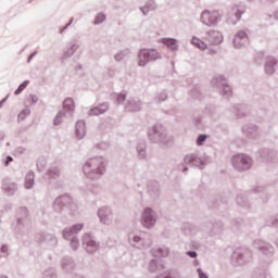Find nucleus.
<instances>
[{"mask_svg": "<svg viewBox=\"0 0 278 278\" xmlns=\"http://www.w3.org/2000/svg\"><path fill=\"white\" fill-rule=\"evenodd\" d=\"M105 157L94 156L86 161L83 165V173L87 179H99L105 175Z\"/></svg>", "mask_w": 278, "mask_h": 278, "instance_id": "obj_1", "label": "nucleus"}, {"mask_svg": "<svg viewBox=\"0 0 278 278\" xmlns=\"http://www.w3.org/2000/svg\"><path fill=\"white\" fill-rule=\"evenodd\" d=\"M52 207L58 214H71L75 216L77 204L73 202L71 194L64 193L54 199Z\"/></svg>", "mask_w": 278, "mask_h": 278, "instance_id": "obj_2", "label": "nucleus"}, {"mask_svg": "<svg viewBox=\"0 0 278 278\" xmlns=\"http://www.w3.org/2000/svg\"><path fill=\"white\" fill-rule=\"evenodd\" d=\"M230 262L232 266H249L253 262V251L247 247L237 248L233 250Z\"/></svg>", "mask_w": 278, "mask_h": 278, "instance_id": "obj_3", "label": "nucleus"}, {"mask_svg": "<svg viewBox=\"0 0 278 278\" xmlns=\"http://www.w3.org/2000/svg\"><path fill=\"white\" fill-rule=\"evenodd\" d=\"M148 138L153 144H168L170 142V137L162 124H154L148 128Z\"/></svg>", "mask_w": 278, "mask_h": 278, "instance_id": "obj_4", "label": "nucleus"}, {"mask_svg": "<svg viewBox=\"0 0 278 278\" xmlns=\"http://www.w3.org/2000/svg\"><path fill=\"white\" fill-rule=\"evenodd\" d=\"M84 229V224H74L62 230V237L64 240H70V247L72 251H77L79 249V238L77 233Z\"/></svg>", "mask_w": 278, "mask_h": 278, "instance_id": "obj_5", "label": "nucleus"}, {"mask_svg": "<svg viewBox=\"0 0 278 278\" xmlns=\"http://www.w3.org/2000/svg\"><path fill=\"white\" fill-rule=\"evenodd\" d=\"M138 66L144 68L147 64L151 62H156V60H162V54L155 48H141L138 51Z\"/></svg>", "mask_w": 278, "mask_h": 278, "instance_id": "obj_6", "label": "nucleus"}, {"mask_svg": "<svg viewBox=\"0 0 278 278\" xmlns=\"http://www.w3.org/2000/svg\"><path fill=\"white\" fill-rule=\"evenodd\" d=\"M211 85L213 88H218V92L224 99H229L233 94V89H231V86L227 83V78L223 75L215 76L211 80Z\"/></svg>", "mask_w": 278, "mask_h": 278, "instance_id": "obj_7", "label": "nucleus"}, {"mask_svg": "<svg viewBox=\"0 0 278 278\" xmlns=\"http://www.w3.org/2000/svg\"><path fill=\"white\" fill-rule=\"evenodd\" d=\"M83 249L89 255H94L99 249H101V243L97 241V237L90 232H86L81 238Z\"/></svg>", "mask_w": 278, "mask_h": 278, "instance_id": "obj_8", "label": "nucleus"}, {"mask_svg": "<svg viewBox=\"0 0 278 278\" xmlns=\"http://www.w3.org/2000/svg\"><path fill=\"white\" fill-rule=\"evenodd\" d=\"M231 164L235 170L242 173L253 166V160L247 154H236L231 159Z\"/></svg>", "mask_w": 278, "mask_h": 278, "instance_id": "obj_9", "label": "nucleus"}, {"mask_svg": "<svg viewBox=\"0 0 278 278\" xmlns=\"http://www.w3.org/2000/svg\"><path fill=\"white\" fill-rule=\"evenodd\" d=\"M220 21H223V14L216 10H204L201 13V22L203 25H206V27H216Z\"/></svg>", "mask_w": 278, "mask_h": 278, "instance_id": "obj_10", "label": "nucleus"}, {"mask_svg": "<svg viewBox=\"0 0 278 278\" xmlns=\"http://www.w3.org/2000/svg\"><path fill=\"white\" fill-rule=\"evenodd\" d=\"M255 157L258 162H267V164L277 163V151L268 148L260 149L255 153Z\"/></svg>", "mask_w": 278, "mask_h": 278, "instance_id": "obj_11", "label": "nucleus"}, {"mask_svg": "<svg viewBox=\"0 0 278 278\" xmlns=\"http://www.w3.org/2000/svg\"><path fill=\"white\" fill-rule=\"evenodd\" d=\"M155 223H157V215L155 214V211L151 207H146L141 215V224L143 227L151 229V227L155 226Z\"/></svg>", "mask_w": 278, "mask_h": 278, "instance_id": "obj_12", "label": "nucleus"}, {"mask_svg": "<svg viewBox=\"0 0 278 278\" xmlns=\"http://www.w3.org/2000/svg\"><path fill=\"white\" fill-rule=\"evenodd\" d=\"M253 247L263 253V255H266V257H273V255H275V248L262 239L254 240Z\"/></svg>", "mask_w": 278, "mask_h": 278, "instance_id": "obj_13", "label": "nucleus"}, {"mask_svg": "<svg viewBox=\"0 0 278 278\" xmlns=\"http://www.w3.org/2000/svg\"><path fill=\"white\" fill-rule=\"evenodd\" d=\"M128 242L135 249H149V247H151V241H144L142 236L134 232L128 235Z\"/></svg>", "mask_w": 278, "mask_h": 278, "instance_id": "obj_14", "label": "nucleus"}, {"mask_svg": "<svg viewBox=\"0 0 278 278\" xmlns=\"http://www.w3.org/2000/svg\"><path fill=\"white\" fill-rule=\"evenodd\" d=\"M16 231L21 229V227H25L29 220V210L26 206H22L17 208L16 215Z\"/></svg>", "mask_w": 278, "mask_h": 278, "instance_id": "obj_15", "label": "nucleus"}, {"mask_svg": "<svg viewBox=\"0 0 278 278\" xmlns=\"http://www.w3.org/2000/svg\"><path fill=\"white\" fill-rule=\"evenodd\" d=\"M98 218L102 225H112L114 216L112 215V208L104 206L98 210Z\"/></svg>", "mask_w": 278, "mask_h": 278, "instance_id": "obj_16", "label": "nucleus"}, {"mask_svg": "<svg viewBox=\"0 0 278 278\" xmlns=\"http://www.w3.org/2000/svg\"><path fill=\"white\" fill-rule=\"evenodd\" d=\"M232 45L236 49H242V47H247L249 45V34L244 30H239L236 33Z\"/></svg>", "mask_w": 278, "mask_h": 278, "instance_id": "obj_17", "label": "nucleus"}, {"mask_svg": "<svg viewBox=\"0 0 278 278\" xmlns=\"http://www.w3.org/2000/svg\"><path fill=\"white\" fill-rule=\"evenodd\" d=\"M184 162L188 164V166H197L200 170L205 168V162L199 157L198 154H187L184 156Z\"/></svg>", "mask_w": 278, "mask_h": 278, "instance_id": "obj_18", "label": "nucleus"}, {"mask_svg": "<svg viewBox=\"0 0 278 278\" xmlns=\"http://www.w3.org/2000/svg\"><path fill=\"white\" fill-rule=\"evenodd\" d=\"M277 65H278V59L273 55H268L265 60V65H264L265 74L275 75L277 71Z\"/></svg>", "mask_w": 278, "mask_h": 278, "instance_id": "obj_19", "label": "nucleus"}, {"mask_svg": "<svg viewBox=\"0 0 278 278\" xmlns=\"http://www.w3.org/2000/svg\"><path fill=\"white\" fill-rule=\"evenodd\" d=\"M242 131L244 136H247V138H249L250 140H257V138L260 137V132H257V125L245 124L242 127Z\"/></svg>", "mask_w": 278, "mask_h": 278, "instance_id": "obj_20", "label": "nucleus"}, {"mask_svg": "<svg viewBox=\"0 0 278 278\" xmlns=\"http://www.w3.org/2000/svg\"><path fill=\"white\" fill-rule=\"evenodd\" d=\"M206 40L210 45L216 46L223 42V34L218 30L206 31Z\"/></svg>", "mask_w": 278, "mask_h": 278, "instance_id": "obj_21", "label": "nucleus"}, {"mask_svg": "<svg viewBox=\"0 0 278 278\" xmlns=\"http://www.w3.org/2000/svg\"><path fill=\"white\" fill-rule=\"evenodd\" d=\"M147 188L151 199H160V182L157 180H149Z\"/></svg>", "mask_w": 278, "mask_h": 278, "instance_id": "obj_22", "label": "nucleus"}, {"mask_svg": "<svg viewBox=\"0 0 278 278\" xmlns=\"http://www.w3.org/2000/svg\"><path fill=\"white\" fill-rule=\"evenodd\" d=\"M2 190L9 197H13V194L16 193V190H18V186L16 185V182L12 181L10 178H5L2 182Z\"/></svg>", "mask_w": 278, "mask_h": 278, "instance_id": "obj_23", "label": "nucleus"}, {"mask_svg": "<svg viewBox=\"0 0 278 278\" xmlns=\"http://www.w3.org/2000/svg\"><path fill=\"white\" fill-rule=\"evenodd\" d=\"M125 110L126 112H140L142 110V101L138 98L128 99Z\"/></svg>", "mask_w": 278, "mask_h": 278, "instance_id": "obj_24", "label": "nucleus"}, {"mask_svg": "<svg viewBox=\"0 0 278 278\" xmlns=\"http://www.w3.org/2000/svg\"><path fill=\"white\" fill-rule=\"evenodd\" d=\"M231 12L236 17V21L232 22V25H238L239 21L242 18V14L247 12V5L244 4H233L231 7Z\"/></svg>", "mask_w": 278, "mask_h": 278, "instance_id": "obj_25", "label": "nucleus"}, {"mask_svg": "<svg viewBox=\"0 0 278 278\" xmlns=\"http://www.w3.org/2000/svg\"><path fill=\"white\" fill-rule=\"evenodd\" d=\"M181 231L185 236H197V233H199V231H201V228L191 223H185L181 226Z\"/></svg>", "mask_w": 278, "mask_h": 278, "instance_id": "obj_26", "label": "nucleus"}, {"mask_svg": "<svg viewBox=\"0 0 278 278\" xmlns=\"http://www.w3.org/2000/svg\"><path fill=\"white\" fill-rule=\"evenodd\" d=\"M110 110V103L103 102L102 104L98 106H93L89 110L88 115L89 116H99L101 114H105Z\"/></svg>", "mask_w": 278, "mask_h": 278, "instance_id": "obj_27", "label": "nucleus"}, {"mask_svg": "<svg viewBox=\"0 0 278 278\" xmlns=\"http://www.w3.org/2000/svg\"><path fill=\"white\" fill-rule=\"evenodd\" d=\"M156 9H157V3H155V0H148L143 7L139 8L143 16H148L150 12H153Z\"/></svg>", "mask_w": 278, "mask_h": 278, "instance_id": "obj_28", "label": "nucleus"}, {"mask_svg": "<svg viewBox=\"0 0 278 278\" xmlns=\"http://www.w3.org/2000/svg\"><path fill=\"white\" fill-rule=\"evenodd\" d=\"M232 110L237 118H244L249 112V106L247 104H236Z\"/></svg>", "mask_w": 278, "mask_h": 278, "instance_id": "obj_29", "label": "nucleus"}, {"mask_svg": "<svg viewBox=\"0 0 278 278\" xmlns=\"http://www.w3.org/2000/svg\"><path fill=\"white\" fill-rule=\"evenodd\" d=\"M35 184H36V174L34 173V170H29L25 176L24 188H26V190H31Z\"/></svg>", "mask_w": 278, "mask_h": 278, "instance_id": "obj_30", "label": "nucleus"}, {"mask_svg": "<svg viewBox=\"0 0 278 278\" xmlns=\"http://www.w3.org/2000/svg\"><path fill=\"white\" fill-rule=\"evenodd\" d=\"M75 134L79 140H81L83 138H86V122L85 121L76 122Z\"/></svg>", "mask_w": 278, "mask_h": 278, "instance_id": "obj_31", "label": "nucleus"}, {"mask_svg": "<svg viewBox=\"0 0 278 278\" xmlns=\"http://www.w3.org/2000/svg\"><path fill=\"white\" fill-rule=\"evenodd\" d=\"M63 270L71 273L75 268V261L71 256H64L61 262Z\"/></svg>", "mask_w": 278, "mask_h": 278, "instance_id": "obj_32", "label": "nucleus"}, {"mask_svg": "<svg viewBox=\"0 0 278 278\" xmlns=\"http://www.w3.org/2000/svg\"><path fill=\"white\" fill-rule=\"evenodd\" d=\"M236 201L239 207H244V210H249V207H251V203L245 194H238Z\"/></svg>", "mask_w": 278, "mask_h": 278, "instance_id": "obj_33", "label": "nucleus"}, {"mask_svg": "<svg viewBox=\"0 0 278 278\" xmlns=\"http://www.w3.org/2000/svg\"><path fill=\"white\" fill-rule=\"evenodd\" d=\"M77 49H79V45H77V43H72V45L70 46V48H67V49L63 52L62 60H68V58H73V55H75V52L77 51Z\"/></svg>", "mask_w": 278, "mask_h": 278, "instance_id": "obj_34", "label": "nucleus"}, {"mask_svg": "<svg viewBox=\"0 0 278 278\" xmlns=\"http://www.w3.org/2000/svg\"><path fill=\"white\" fill-rule=\"evenodd\" d=\"M137 153L139 160H144V157H147V142L141 141L137 144Z\"/></svg>", "mask_w": 278, "mask_h": 278, "instance_id": "obj_35", "label": "nucleus"}, {"mask_svg": "<svg viewBox=\"0 0 278 278\" xmlns=\"http://www.w3.org/2000/svg\"><path fill=\"white\" fill-rule=\"evenodd\" d=\"M151 253H152L153 257H167L169 251H168V249L153 248L151 250Z\"/></svg>", "mask_w": 278, "mask_h": 278, "instance_id": "obj_36", "label": "nucleus"}, {"mask_svg": "<svg viewBox=\"0 0 278 278\" xmlns=\"http://www.w3.org/2000/svg\"><path fill=\"white\" fill-rule=\"evenodd\" d=\"M64 112H75V100L73 98H66L63 102Z\"/></svg>", "mask_w": 278, "mask_h": 278, "instance_id": "obj_37", "label": "nucleus"}, {"mask_svg": "<svg viewBox=\"0 0 278 278\" xmlns=\"http://www.w3.org/2000/svg\"><path fill=\"white\" fill-rule=\"evenodd\" d=\"M253 192L255 194H260V199L263 203H268V193H266V189H264V187H256L253 189Z\"/></svg>", "mask_w": 278, "mask_h": 278, "instance_id": "obj_38", "label": "nucleus"}, {"mask_svg": "<svg viewBox=\"0 0 278 278\" xmlns=\"http://www.w3.org/2000/svg\"><path fill=\"white\" fill-rule=\"evenodd\" d=\"M223 222L217 220L215 223H213L212 225V229H211V236H218V233H223Z\"/></svg>", "mask_w": 278, "mask_h": 278, "instance_id": "obj_39", "label": "nucleus"}, {"mask_svg": "<svg viewBox=\"0 0 278 278\" xmlns=\"http://www.w3.org/2000/svg\"><path fill=\"white\" fill-rule=\"evenodd\" d=\"M191 45H193V47H197V49H201V51H205V49H207V43H205V41L199 39L198 37H192Z\"/></svg>", "mask_w": 278, "mask_h": 278, "instance_id": "obj_40", "label": "nucleus"}, {"mask_svg": "<svg viewBox=\"0 0 278 278\" xmlns=\"http://www.w3.org/2000/svg\"><path fill=\"white\" fill-rule=\"evenodd\" d=\"M46 176L49 177V179H58L60 177V168L59 167H50L46 172Z\"/></svg>", "mask_w": 278, "mask_h": 278, "instance_id": "obj_41", "label": "nucleus"}, {"mask_svg": "<svg viewBox=\"0 0 278 278\" xmlns=\"http://www.w3.org/2000/svg\"><path fill=\"white\" fill-rule=\"evenodd\" d=\"M46 244L54 249V247H58V237L51 233L46 235Z\"/></svg>", "mask_w": 278, "mask_h": 278, "instance_id": "obj_42", "label": "nucleus"}, {"mask_svg": "<svg viewBox=\"0 0 278 278\" xmlns=\"http://www.w3.org/2000/svg\"><path fill=\"white\" fill-rule=\"evenodd\" d=\"M38 173H42L47 167V159L45 156H40L36 162Z\"/></svg>", "mask_w": 278, "mask_h": 278, "instance_id": "obj_43", "label": "nucleus"}, {"mask_svg": "<svg viewBox=\"0 0 278 278\" xmlns=\"http://www.w3.org/2000/svg\"><path fill=\"white\" fill-rule=\"evenodd\" d=\"M165 45L170 49V51H177L179 49V46L177 45V39L175 38L165 39Z\"/></svg>", "mask_w": 278, "mask_h": 278, "instance_id": "obj_44", "label": "nucleus"}, {"mask_svg": "<svg viewBox=\"0 0 278 278\" xmlns=\"http://www.w3.org/2000/svg\"><path fill=\"white\" fill-rule=\"evenodd\" d=\"M252 278H266V269L264 267L255 268Z\"/></svg>", "mask_w": 278, "mask_h": 278, "instance_id": "obj_45", "label": "nucleus"}, {"mask_svg": "<svg viewBox=\"0 0 278 278\" xmlns=\"http://www.w3.org/2000/svg\"><path fill=\"white\" fill-rule=\"evenodd\" d=\"M105 21H108V15H105L103 12H100L96 15L93 25H101L102 23H105Z\"/></svg>", "mask_w": 278, "mask_h": 278, "instance_id": "obj_46", "label": "nucleus"}, {"mask_svg": "<svg viewBox=\"0 0 278 278\" xmlns=\"http://www.w3.org/2000/svg\"><path fill=\"white\" fill-rule=\"evenodd\" d=\"M64 116H66V111H64V110L60 111V112L55 115V117H54V119H53V125H54L55 127H58V125H61V124H62V119L64 118Z\"/></svg>", "mask_w": 278, "mask_h": 278, "instance_id": "obj_47", "label": "nucleus"}, {"mask_svg": "<svg viewBox=\"0 0 278 278\" xmlns=\"http://www.w3.org/2000/svg\"><path fill=\"white\" fill-rule=\"evenodd\" d=\"M203 114L204 116H214V114H216V108L214 106V104L206 105L203 110Z\"/></svg>", "mask_w": 278, "mask_h": 278, "instance_id": "obj_48", "label": "nucleus"}, {"mask_svg": "<svg viewBox=\"0 0 278 278\" xmlns=\"http://www.w3.org/2000/svg\"><path fill=\"white\" fill-rule=\"evenodd\" d=\"M207 138H210V136L207 134L198 135L195 144H198V147H203L205 144V142L207 141Z\"/></svg>", "mask_w": 278, "mask_h": 278, "instance_id": "obj_49", "label": "nucleus"}, {"mask_svg": "<svg viewBox=\"0 0 278 278\" xmlns=\"http://www.w3.org/2000/svg\"><path fill=\"white\" fill-rule=\"evenodd\" d=\"M243 223H244V220H242V218L232 219V222H231L232 230L238 231L239 229H242Z\"/></svg>", "mask_w": 278, "mask_h": 278, "instance_id": "obj_50", "label": "nucleus"}, {"mask_svg": "<svg viewBox=\"0 0 278 278\" xmlns=\"http://www.w3.org/2000/svg\"><path fill=\"white\" fill-rule=\"evenodd\" d=\"M29 86V80H24L22 84L18 85V87L15 89L14 94L15 97H18Z\"/></svg>", "mask_w": 278, "mask_h": 278, "instance_id": "obj_51", "label": "nucleus"}, {"mask_svg": "<svg viewBox=\"0 0 278 278\" xmlns=\"http://www.w3.org/2000/svg\"><path fill=\"white\" fill-rule=\"evenodd\" d=\"M43 278H58V273L55 271V268L50 267L47 270H45Z\"/></svg>", "mask_w": 278, "mask_h": 278, "instance_id": "obj_52", "label": "nucleus"}, {"mask_svg": "<svg viewBox=\"0 0 278 278\" xmlns=\"http://www.w3.org/2000/svg\"><path fill=\"white\" fill-rule=\"evenodd\" d=\"M159 268H160V263H157V258H152L149 264V271L156 273Z\"/></svg>", "mask_w": 278, "mask_h": 278, "instance_id": "obj_53", "label": "nucleus"}, {"mask_svg": "<svg viewBox=\"0 0 278 278\" xmlns=\"http://www.w3.org/2000/svg\"><path fill=\"white\" fill-rule=\"evenodd\" d=\"M115 101L118 104L125 103V101H127V92L126 91H122L121 93H116L115 94Z\"/></svg>", "mask_w": 278, "mask_h": 278, "instance_id": "obj_54", "label": "nucleus"}, {"mask_svg": "<svg viewBox=\"0 0 278 278\" xmlns=\"http://www.w3.org/2000/svg\"><path fill=\"white\" fill-rule=\"evenodd\" d=\"M254 62L257 66H262L264 62V51L256 52L254 55Z\"/></svg>", "mask_w": 278, "mask_h": 278, "instance_id": "obj_55", "label": "nucleus"}, {"mask_svg": "<svg viewBox=\"0 0 278 278\" xmlns=\"http://www.w3.org/2000/svg\"><path fill=\"white\" fill-rule=\"evenodd\" d=\"M29 114H31V110L29 108L22 110V112L17 115V121H25Z\"/></svg>", "mask_w": 278, "mask_h": 278, "instance_id": "obj_56", "label": "nucleus"}, {"mask_svg": "<svg viewBox=\"0 0 278 278\" xmlns=\"http://www.w3.org/2000/svg\"><path fill=\"white\" fill-rule=\"evenodd\" d=\"M47 236H48L47 232H38L35 236V240H36V242H38V244H42V242L47 241Z\"/></svg>", "mask_w": 278, "mask_h": 278, "instance_id": "obj_57", "label": "nucleus"}, {"mask_svg": "<svg viewBox=\"0 0 278 278\" xmlns=\"http://www.w3.org/2000/svg\"><path fill=\"white\" fill-rule=\"evenodd\" d=\"M125 58H127V50L119 51L114 55L115 62H123Z\"/></svg>", "mask_w": 278, "mask_h": 278, "instance_id": "obj_58", "label": "nucleus"}, {"mask_svg": "<svg viewBox=\"0 0 278 278\" xmlns=\"http://www.w3.org/2000/svg\"><path fill=\"white\" fill-rule=\"evenodd\" d=\"M25 151H27V149H25V147H17L13 150L12 155H14V157H18L20 155H23V153H25Z\"/></svg>", "mask_w": 278, "mask_h": 278, "instance_id": "obj_59", "label": "nucleus"}, {"mask_svg": "<svg viewBox=\"0 0 278 278\" xmlns=\"http://www.w3.org/2000/svg\"><path fill=\"white\" fill-rule=\"evenodd\" d=\"M8 255H10V253L8 252V244H2L0 247V258L8 257Z\"/></svg>", "mask_w": 278, "mask_h": 278, "instance_id": "obj_60", "label": "nucleus"}, {"mask_svg": "<svg viewBox=\"0 0 278 278\" xmlns=\"http://www.w3.org/2000/svg\"><path fill=\"white\" fill-rule=\"evenodd\" d=\"M201 123H203V115H194L193 114V124L195 127H201Z\"/></svg>", "mask_w": 278, "mask_h": 278, "instance_id": "obj_61", "label": "nucleus"}, {"mask_svg": "<svg viewBox=\"0 0 278 278\" xmlns=\"http://www.w3.org/2000/svg\"><path fill=\"white\" fill-rule=\"evenodd\" d=\"M168 99V93L166 92H161L156 96V100L159 101V103H162L163 101H166Z\"/></svg>", "mask_w": 278, "mask_h": 278, "instance_id": "obj_62", "label": "nucleus"}, {"mask_svg": "<svg viewBox=\"0 0 278 278\" xmlns=\"http://www.w3.org/2000/svg\"><path fill=\"white\" fill-rule=\"evenodd\" d=\"M267 225L269 227H276V229H278V218L277 217H270L269 222H267Z\"/></svg>", "mask_w": 278, "mask_h": 278, "instance_id": "obj_63", "label": "nucleus"}, {"mask_svg": "<svg viewBox=\"0 0 278 278\" xmlns=\"http://www.w3.org/2000/svg\"><path fill=\"white\" fill-rule=\"evenodd\" d=\"M191 97H193V99H201V91L198 88H193L191 90Z\"/></svg>", "mask_w": 278, "mask_h": 278, "instance_id": "obj_64", "label": "nucleus"}]
</instances>
